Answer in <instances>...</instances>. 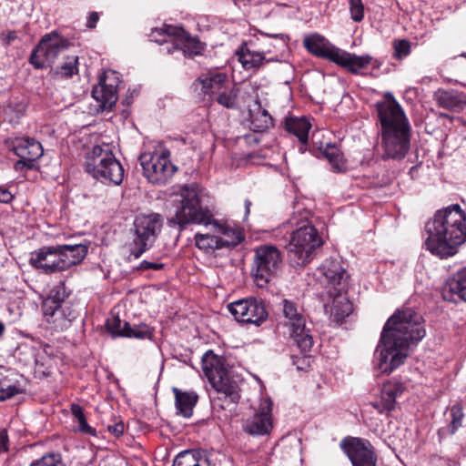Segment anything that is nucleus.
I'll list each match as a JSON object with an SVG mask.
<instances>
[{
  "mask_svg": "<svg viewBox=\"0 0 466 466\" xmlns=\"http://www.w3.org/2000/svg\"><path fill=\"white\" fill-rule=\"evenodd\" d=\"M426 334L420 314L411 309H398L386 322L374 353V368L390 373L402 365L410 345Z\"/></svg>",
  "mask_w": 466,
  "mask_h": 466,
  "instance_id": "nucleus-1",
  "label": "nucleus"
},
{
  "mask_svg": "<svg viewBox=\"0 0 466 466\" xmlns=\"http://www.w3.org/2000/svg\"><path fill=\"white\" fill-rule=\"evenodd\" d=\"M424 245L431 254L446 258L466 242V214L458 204L438 210L426 225Z\"/></svg>",
  "mask_w": 466,
  "mask_h": 466,
  "instance_id": "nucleus-2",
  "label": "nucleus"
},
{
  "mask_svg": "<svg viewBox=\"0 0 466 466\" xmlns=\"http://www.w3.org/2000/svg\"><path fill=\"white\" fill-rule=\"evenodd\" d=\"M384 157L401 159L410 147V124L400 104L390 97L377 104Z\"/></svg>",
  "mask_w": 466,
  "mask_h": 466,
  "instance_id": "nucleus-3",
  "label": "nucleus"
},
{
  "mask_svg": "<svg viewBox=\"0 0 466 466\" xmlns=\"http://www.w3.org/2000/svg\"><path fill=\"white\" fill-rule=\"evenodd\" d=\"M87 250L83 244L44 246L30 254L29 263L45 274L58 273L81 263Z\"/></svg>",
  "mask_w": 466,
  "mask_h": 466,
  "instance_id": "nucleus-4",
  "label": "nucleus"
},
{
  "mask_svg": "<svg viewBox=\"0 0 466 466\" xmlns=\"http://www.w3.org/2000/svg\"><path fill=\"white\" fill-rule=\"evenodd\" d=\"M84 167L87 174L103 184L118 186L124 178V168L108 144L96 145L89 149L85 156Z\"/></svg>",
  "mask_w": 466,
  "mask_h": 466,
  "instance_id": "nucleus-5",
  "label": "nucleus"
},
{
  "mask_svg": "<svg viewBox=\"0 0 466 466\" xmlns=\"http://www.w3.org/2000/svg\"><path fill=\"white\" fill-rule=\"evenodd\" d=\"M206 378H208L211 387L218 396H210L211 403H215L216 399L222 400L219 404L225 409L229 404H236L240 396L238 386L235 381L230 380L228 370L225 367V360L216 354L212 350H206Z\"/></svg>",
  "mask_w": 466,
  "mask_h": 466,
  "instance_id": "nucleus-6",
  "label": "nucleus"
},
{
  "mask_svg": "<svg viewBox=\"0 0 466 466\" xmlns=\"http://www.w3.org/2000/svg\"><path fill=\"white\" fill-rule=\"evenodd\" d=\"M174 215L169 223L184 226L189 223L201 224L204 221L202 191L195 184L182 187L174 194Z\"/></svg>",
  "mask_w": 466,
  "mask_h": 466,
  "instance_id": "nucleus-7",
  "label": "nucleus"
},
{
  "mask_svg": "<svg viewBox=\"0 0 466 466\" xmlns=\"http://www.w3.org/2000/svg\"><path fill=\"white\" fill-rule=\"evenodd\" d=\"M149 38L151 41L164 45L163 50L168 54L181 52L187 57L201 55L202 45L194 37H191L182 27L164 25L159 28H154Z\"/></svg>",
  "mask_w": 466,
  "mask_h": 466,
  "instance_id": "nucleus-8",
  "label": "nucleus"
},
{
  "mask_svg": "<svg viewBox=\"0 0 466 466\" xmlns=\"http://www.w3.org/2000/svg\"><path fill=\"white\" fill-rule=\"evenodd\" d=\"M281 306L279 324L288 329L289 337L302 352H309L314 340L310 329L306 327L303 309L289 299H283Z\"/></svg>",
  "mask_w": 466,
  "mask_h": 466,
  "instance_id": "nucleus-9",
  "label": "nucleus"
},
{
  "mask_svg": "<svg viewBox=\"0 0 466 466\" xmlns=\"http://www.w3.org/2000/svg\"><path fill=\"white\" fill-rule=\"evenodd\" d=\"M243 239L241 229L215 218L213 213L206 208V248H230L240 244Z\"/></svg>",
  "mask_w": 466,
  "mask_h": 466,
  "instance_id": "nucleus-10",
  "label": "nucleus"
},
{
  "mask_svg": "<svg viewBox=\"0 0 466 466\" xmlns=\"http://www.w3.org/2000/svg\"><path fill=\"white\" fill-rule=\"evenodd\" d=\"M320 245L321 239L317 229L311 225H303L291 235L287 246L289 258L298 266L305 265L310 260L315 248Z\"/></svg>",
  "mask_w": 466,
  "mask_h": 466,
  "instance_id": "nucleus-11",
  "label": "nucleus"
},
{
  "mask_svg": "<svg viewBox=\"0 0 466 466\" xmlns=\"http://www.w3.org/2000/svg\"><path fill=\"white\" fill-rule=\"evenodd\" d=\"M282 264L280 251L274 246L263 245L255 249L251 274L258 288L266 287L277 275Z\"/></svg>",
  "mask_w": 466,
  "mask_h": 466,
  "instance_id": "nucleus-12",
  "label": "nucleus"
},
{
  "mask_svg": "<svg viewBox=\"0 0 466 466\" xmlns=\"http://www.w3.org/2000/svg\"><path fill=\"white\" fill-rule=\"evenodd\" d=\"M168 150L143 153L139 157L146 178L154 185H166L177 171Z\"/></svg>",
  "mask_w": 466,
  "mask_h": 466,
  "instance_id": "nucleus-13",
  "label": "nucleus"
},
{
  "mask_svg": "<svg viewBox=\"0 0 466 466\" xmlns=\"http://www.w3.org/2000/svg\"><path fill=\"white\" fill-rule=\"evenodd\" d=\"M69 41L56 32L45 35L32 52L29 62L36 69L51 66L69 47Z\"/></svg>",
  "mask_w": 466,
  "mask_h": 466,
  "instance_id": "nucleus-14",
  "label": "nucleus"
},
{
  "mask_svg": "<svg viewBox=\"0 0 466 466\" xmlns=\"http://www.w3.org/2000/svg\"><path fill=\"white\" fill-rule=\"evenodd\" d=\"M162 226L163 219L159 214L152 213L137 217L134 222L136 234L134 245L137 248L132 249L131 255L138 258L147 250L156 241Z\"/></svg>",
  "mask_w": 466,
  "mask_h": 466,
  "instance_id": "nucleus-15",
  "label": "nucleus"
},
{
  "mask_svg": "<svg viewBox=\"0 0 466 466\" xmlns=\"http://www.w3.org/2000/svg\"><path fill=\"white\" fill-rule=\"evenodd\" d=\"M237 321L260 325L268 318L264 303L256 298L238 299L228 305Z\"/></svg>",
  "mask_w": 466,
  "mask_h": 466,
  "instance_id": "nucleus-16",
  "label": "nucleus"
},
{
  "mask_svg": "<svg viewBox=\"0 0 466 466\" xmlns=\"http://www.w3.org/2000/svg\"><path fill=\"white\" fill-rule=\"evenodd\" d=\"M272 424V401L270 399L260 400L255 412L243 421V431L251 436L269 434Z\"/></svg>",
  "mask_w": 466,
  "mask_h": 466,
  "instance_id": "nucleus-17",
  "label": "nucleus"
},
{
  "mask_svg": "<svg viewBox=\"0 0 466 466\" xmlns=\"http://www.w3.org/2000/svg\"><path fill=\"white\" fill-rule=\"evenodd\" d=\"M119 76L115 71H106L99 83L93 88L92 96L99 103L102 110H111L116 105L118 95Z\"/></svg>",
  "mask_w": 466,
  "mask_h": 466,
  "instance_id": "nucleus-18",
  "label": "nucleus"
},
{
  "mask_svg": "<svg viewBox=\"0 0 466 466\" xmlns=\"http://www.w3.org/2000/svg\"><path fill=\"white\" fill-rule=\"evenodd\" d=\"M341 448L353 466H376V456L370 441L350 437L341 441Z\"/></svg>",
  "mask_w": 466,
  "mask_h": 466,
  "instance_id": "nucleus-19",
  "label": "nucleus"
},
{
  "mask_svg": "<svg viewBox=\"0 0 466 466\" xmlns=\"http://www.w3.org/2000/svg\"><path fill=\"white\" fill-rule=\"evenodd\" d=\"M268 53V51L258 50L256 42L250 39L241 44L236 51V56L245 70L256 72L266 64L277 61L276 58L267 57Z\"/></svg>",
  "mask_w": 466,
  "mask_h": 466,
  "instance_id": "nucleus-20",
  "label": "nucleus"
},
{
  "mask_svg": "<svg viewBox=\"0 0 466 466\" xmlns=\"http://www.w3.org/2000/svg\"><path fill=\"white\" fill-rule=\"evenodd\" d=\"M50 300L43 302V313L46 320L56 329H67L78 316V310L71 304L52 306Z\"/></svg>",
  "mask_w": 466,
  "mask_h": 466,
  "instance_id": "nucleus-21",
  "label": "nucleus"
},
{
  "mask_svg": "<svg viewBox=\"0 0 466 466\" xmlns=\"http://www.w3.org/2000/svg\"><path fill=\"white\" fill-rule=\"evenodd\" d=\"M328 293L331 301L325 304V312L332 321L339 323L353 311L352 303L346 295V289H329Z\"/></svg>",
  "mask_w": 466,
  "mask_h": 466,
  "instance_id": "nucleus-22",
  "label": "nucleus"
},
{
  "mask_svg": "<svg viewBox=\"0 0 466 466\" xmlns=\"http://www.w3.org/2000/svg\"><path fill=\"white\" fill-rule=\"evenodd\" d=\"M14 151L20 157L15 164L16 169L22 167H31L32 163L44 153L41 143L30 137L17 138L14 144Z\"/></svg>",
  "mask_w": 466,
  "mask_h": 466,
  "instance_id": "nucleus-23",
  "label": "nucleus"
},
{
  "mask_svg": "<svg viewBox=\"0 0 466 466\" xmlns=\"http://www.w3.org/2000/svg\"><path fill=\"white\" fill-rule=\"evenodd\" d=\"M325 278L327 289L337 290L338 288L346 289L347 274L342 263L338 258L327 259L319 268Z\"/></svg>",
  "mask_w": 466,
  "mask_h": 466,
  "instance_id": "nucleus-24",
  "label": "nucleus"
},
{
  "mask_svg": "<svg viewBox=\"0 0 466 466\" xmlns=\"http://www.w3.org/2000/svg\"><path fill=\"white\" fill-rule=\"evenodd\" d=\"M443 299L450 302H466V267L450 277L442 289Z\"/></svg>",
  "mask_w": 466,
  "mask_h": 466,
  "instance_id": "nucleus-25",
  "label": "nucleus"
},
{
  "mask_svg": "<svg viewBox=\"0 0 466 466\" xmlns=\"http://www.w3.org/2000/svg\"><path fill=\"white\" fill-rule=\"evenodd\" d=\"M334 63L347 68L355 75H362V71L370 64H373V67L380 66L378 60L373 59L370 55L357 56L341 49H339Z\"/></svg>",
  "mask_w": 466,
  "mask_h": 466,
  "instance_id": "nucleus-26",
  "label": "nucleus"
},
{
  "mask_svg": "<svg viewBox=\"0 0 466 466\" xmlns=\"http://www.w3.org/2000/svg\"><path fill=\"white\" fill-rule=\"evenodd\" d=\"M303 45L312 55L327 58L333 63L339 52V48L334 46L325 37L318 34L306 36L303 40Z\"/></svg>",
  "mask_w": 466,
  "mask_h": 466,
  "instance_id": "nucleus-27",
  "label": "nucleus"
},
{
  "mask_svg": "<svg viewBox=\"0 0 466 466\" xmlns=\"http://www.w3.org/2000/svg\"><path fill=\"white\" fill-rule=\"evenodd\" d=\"M403 390L402 385L399 382L384 383L380 400L371 402V406L381 414L390 412L395 408L396 398L403 392Z\"/></svg>",
  "mask_w": 466,
  "mask_h": 466,
  "instance_id": "nucleus-28",
  "label": "nucleus"
},
{
  "mask_svg": "<svg viewBox=\"0 0 466 466\" xmlns=\"http://www.w3.org/2000/svg\"><path fill=\"white\" fill-rule=\"evenodd\" d=\"M434 98L439 106L448 110H460L466 105L465 94L454 89H438Z\"/></svg>",
  "mask_w": 466,
  "mask_h": 466,
  "instance_id": "nucleus-29",
  "label": "nucleus"
},
{
  "mask_svg": "<svg viewBox=\"0 0 466 466\" xmlns=\"http://www.w3.org/2000/svg\"><path fill=\"white\" fill-rule=\"evenodd\" d=\"M23 376L15 372L8 373L0 378V401H4L25 391L22 384Z\"/></svg>",
  "mask_w": 466,
  "mask_h": 466,
  "instance_id": "nucleus-30",
  "label": "nucleus"
},
{
  "mask_svg": "<svg viewBox=\"0 0 466 466\" xmlns=\"http://www.w3.org/2000/svg\"><path fill=\"white\" fill-rule=\"evenodd\" d=\"M173 392L177 412L186 418H190L193 414V408L198 402V395L194 392L181 391L177 388H173Z\"/></svg>",
  "mask_w": 466,
  "mask_h": 466,
  "instance_id": "nucleus-31",
  "label": "nucleus"
},
{
  "mask_svg": "<svg viewBox=\"0 0 466 466\" xmlns=\"http://www.w3.org/2000/svg\"><path fill=\"white\" fill-rule=\"evenodd\" d=\"M310 127L311 124L306 117L290 116L285 120L286 130L297 137L299 141L303 145L308 142Z\"/></svg>",
  "mask_w": 466,
  "mask_h": 466,
  "instance_id": "nucleus-32",
  "label": "nucleus"
},
{
  "mask_svg": "<svg viewBox=\"0 0 466 466\" xmlns=\"http://www.w3.org/2000/svg\"><path fill=\"white\" fill-rule=\"evenodd\" d=\"M230 82L227 73L219 70H208L206 72V95L212 98Z\"/></svg>",
  "mask_w": 466,
  "mask_h": 466,
  "instance_id": "nucleus-33",
  "label": "nucleus"
},
{
  "mask_svg": "<svg viewBox=\"0 0 466 466\" xmlns=\"http://www.w3.org/2000/svg\"><path fill=\"white\" fill-rule=\"evenodd\" d=\"M239 89L236 83L231 81L211 99L226 108H234L238 105Z\"/></svg>",
  "mask_w": 466,
  "mask_h": 466,
  "instance_id": "nucleus-34",
  "label": "nucleus"
},
{
  "mask_svg": "<svg viewBox=\"0 0 466 466\" xmlns=\"http://www.w3.org/2000/svg\"><path fill=\"white\" fill-rule=\"evenodd\" d=\"M78 56H68L61 66L54 70V75L61 78L72 77L78 73Z\"/></svg>",
  "mask_w": 466,
  "mask_h": 466,
  "instance_id": "nucleus-35",
  "label": "nucleus"
},
{
  "mask_svg": "<svg viewBox=\"0 0 466 466\" xmlns=\"http://www.w3.org/2000/svg\"><path fill=\"white\" fill-rule=\"evenodd\" d=\"M26 109V105L21 101H12L3 109V116L5 120L11 124H15L23 116Z\"/></svg>",
  "mask_w": 466,
  "mask_h": 466,
  "instance_id": "nucleus-36",
  "label": "nucleus"
},
{
  "mask_svg": "<svg viewBox=\"0 0 466 466\" xmlns=\"http://www.w3.org/2000/svg\"><path fill=\"white\" fill-rule=\"evenodd\" d=\"M251 128L255 132H263L272 125V117L265 109H258L256 113L250 114Z\"/></svg>",
  "mask_w": 466,
  "mask_h": 466,
  "instance_id": "nucleus-37",
  "label": "nucleus"
},
{
  "mask_svg": "<svg viewBox=\"0 0 466 466\" xmlns=\"http://www.w3.org/2000/svg\"><path fill=\"white\" fill-rule=\"evenodd\" d=\"M200 451H185L176 456L172 466H200Z\"/></svg>",
  "mask_w": 466,
  "mask_h": 466,
  "instance_id": "nucleus-38",
  "label": "nucleus"
},
{
  "mask_svg": "<svg viewBox=\"0 0 466 466\" xmlns=\"http://www.w3.org/2000/svg\"><path fill=\"white\" fill-rule=\"evenodd\" d=\"M70 410L78 423L77 430L85 434L95 435L96 431L87 424L83 408L78 404L73 403Z\"/></svg>",
  "mask_w": 466,
  "mask_h": 466,
  "instance_id": "nucleus-39",
  "label": "nucleus"
},
{
  "mask_svg": "<svg viewBox=\"0 0 466 466\" xmlns=\"http://www.w3.org/2000/svg\"><path fill=\"white\" fill-rule=\"evenodd\" d=\"M125 337L140 339H151L152 337V330L147 324L140 323L138 325L131 326L128 322H125Z\"/></svg>",
  "mask_w": 466,
  "mask_h": 466,
  "instance_id": "nucleus-40",
  "label": "nucleus"
},
{
  "mask_svg": "<svg viewBox=\"0 0 466 466\" xmlns=\"http://www.w3.org/2000/svg\"><path fill=\"white\" fill-rule=\"evenodd\" d=\"M67 296L68 294L66 292L65 284L59 283L50 290L48 297L44 300V302H48L50 300L53 302L52 306L69 304L68 302L65 301Z\"/></svg>",
  "mask_w": 466,
  "mask_h": 466,
  "instance_id": "nucleus-41",
  "label": "nucleus"
},
{
  "mask_svg": "<svg viewBox=\"0 0 466 466\" xmlns=\"http://www.w3.org/2000/svg\"><path fill=\"white\" fill-rule=\"evenodd\" d=\"M323 155L329 160L334 171L339 172L344 169V163L341 161L339 150L335 146H327Z\"/></svg>",
  "mask_w": 466,
  "mask_h": 466,
  "instance_id": "nucleus-42",
  "label": "nucleus"
},
{
  "mask_svg": "<svg viewBox=\"0 0 466 466\" xmlns=\"http://www.w3.org/2000/svg\"><path fill=\"white\" fill-rule=\"evenodd\" d=\"M30 466H66L59 453H49L31 462Z\"/></svg>",
  "mask_w": 466,
  "mask_h": 466,
  "instance_id": "nucleus-43",
  "label": "nucleus"
},
{
  "mask_svg": "<svg viewBox=\"0 0 466 466\" xmlns=\"http://www.w3.org/2000/svg\"><path fill=\"white\" fill-rule=\"evenodd\" d=\"M394 55L396 59H402L408 56L411 51V46L410 41L406 39L395 40L393 43Z\"/></svg>",
  "mask_w": 466,
  "mask_h": 466,
  "instance_id": "nucleus-44",
  "label": "nucleus"
},
{
  "mask_svg": "<svg viewBox=\"0 0 466 466\" xmlns=\"http://www.w3.org/2000/svg\"><path fill=\"white\" fill-rule=\"evenodd\" d=\"M451 421L449 426V432L454 434L456 431L461 426L463 412L460 406L454 405L451 409Z\"/></svg>",
  "mask_w": 466,
  "mask_h": 466,
  "instance_id": "nucleus-45",
  "label": "nucleus"
},
{
  "mask_svg": "<svg viewBox=\"0 0 466 466\" xmlns=\"http://www.w3.org/2000/svg\"><path fill=\"white\" fill-rule=\"evenodd\" d=\"M106 328L112 335L125 337L126 332L125 322H122L119 317L114 316L106 321Z\"/></svg>",
  "mask_w": 466,
  "mask_h": 466,
  "instance_id": "nucleus-46",
  "label": "nucleus"
},
{
  "mask_svg": "<svg viewBox=\"0 0 466 466\" xmlns=\"http://www.w3.org/2000/svg\"><path fill=\"white\" fill-rule=\"evenodd\" d=\"M350 17L354 22H361L364 18V5L361 0H350Z\"/></svg>",
  "mask_w": 466,
  "mask_h": 466,
  "instance_id": "nucleus-47",
  "label": "nucleus"
},
{
  "mask_svg": "<svg viewBox=\"0 0 466 466\" xmlns=\"http://www.w3.org/2000/svg\"><path fill=\"white\" fill-rule=\"evenodd\" d=\"M191 92L198 99V101H202L204 99V79H202L201 76L198 77L192 84Z\"/></svg>",
  "mask_w": 466,
  "mask_h": 466,
  "instance_id": "nucleus-48",
  "label": "nucleus"
},
{
  "mask_svg": "<svg viewBox=\"0 0 466 466\" xmlns=\"http://www.w3.org/2000/svg\"><path fill=\"white\" fill-rule=\"evenodd\" d=\"M0 39L5 46H9L12 42L17 39V33L14 30L3 32L0 35Z\"/></svg>",
  "mask_w": 466,
  "mask_h": 466,
  "instance_id": "nucleus-49",
  "label": "nucleus"
},
{
  "mask_svg": "<svg viewBox=\"0 0 466 466\" xmlns=\"http://www.w3.org/2000/svg\"><path fill=\"white\" fill-rule=\"evenodd\" d=\"M106 428H107L108 432H110L111 434H113L116 437H119L120 435L123 434V432L125 431V424L122 420H120L115 424L107 425Z\"/></svg>",
  "mask_w": 466,
  "mask_h": 466,
  "instance_id": "nucleus-50",
  "label": "nucleus"
},
{
  "mask_svg": "<svg viewBox=\"0 0 466 466\" xmlns=\"http://www.w3.org/2000/svg\"><path fill=\"white\" fill-rule=\"evenodd\" d=\"M163 267H164V265L162 263H157V262H150V261H147V260H143L140 263V265H139V269H142V270H148V269L158 270V269H161Z\"/></svg>",
  "mask_w": 466,
  "mask_h": 466,
  "instance_id": "nucleus-51",
  "label": "nucleus"
},
{
  "mask_svg": "<svg viewBox=\"0 0 466 466\" xmlns=\"http://www.w3.org/2000/svg\"><path fill=\"white\" fill-rule=\"evenodd\" d=\"M8 435L6 430H0V453L8 451Z\"/></svg>",
  "mask_w": 466,
  "mask_h": 466,
  "instance_id": "nucleus-52",
  "label": "nucleus"
},
{
  "mask_svg": "<svg viewBox=\"0 0 466 466\" xmlns=\"http://www.w3.org/2000/svg\"><path fill=\"white\" fill-rule=\"evenodd\" d=\"M98 20H99L98 13L91 12L86 20V27L90 28V29L95 28Z\"/></svg>",
  "mask_w": 466,
  "mask_h": 466,
  "instance_id": "nucleus-53",
  "label": "nucleus"
},
{
  "mask_svg": "<svg viewBox=\"0 0 466 466\" xmlns=\"http://www.w3.org/2000/svg\"><path fill=\"white\" fill-rule=\"evenodd\" d=\"M12 198L13 195L7 189L0 187V202L8 203Z\"/></svg>",
  "mask_w": 466,
  "mask_h": 466,
  "instance_id": "nucleus-54",
  "label": "nucleus"
},
{
  "mask_svg": "<svg viewBox=\"0 0 466 466\" xmlns=\"http://www.w3.org/2000/svg\"><path fill=\"white\" fill-rule=\"evenodd\" d=\"M232 1L239 8L246 7L248 5H258L261 2V0H232Z\"/></svg>",
  "mask_w": 466,
  "mask_h": 466,
  "instance_id": "nucleus-55",
  "label": "nucleus"
},
{
  "mask_svg": "<svg viewBox=\"0 0 466 466\" xmlns=\"http://www.w3.org/2000/svg\"><path fill=\"white\" fill-rule=\"evenodd\" d=\"M196 246L200 250L204 249V235L200 233H197L195 236Z\"/></svg>",
  "mask_w": 466,
  "mask_h": 466,
  "instance_id": "nucleus-56",
  "label": "nucleus"
},
{
  "mask_svg": "<svg viewBox=\"0 0 466 466\" xmlns=\"http://www.w3.org/2000/svg\"><path fill=\"white\" fill-rule=\"evenodd\" d=\"M258 33L262 35H266L268 37L281 39L284 44H286V41L288 39V37L283 34H265V33H262L261 31H258Z\"/></svg>",
  "mask_w": 466,
  "mask_h": 466,
  "instance_id": "nucleus-57",
  "label": "nucleus"
},
{
  "mask_svg": "<svg viewBox=\"0 0 466 466\" xmlns=\"http://www.w3.org/2000/svg\"><path fill=\"white\" fill-rule=\"evenodd\" d=\"M251 202L248 199L245 200V217H248L250 212Z\"/></svg>",
  "mask_w": 466,
  "mask_h": 466,
  "instance_id": "nucleus-58",
  "label": "nucleus"
},
{
  "mask_svg": "<svg viewBox=\"0 0 466 466\" xmlns=\"http://www.w3.org/2000/svg\"><path fill=\"white\" fill-rule=\"evenodd\" d=\"M206 462L208 466H221V463H217L216 461H212L211 460L206 458Z\"/></svg>",
  "mask_w": 466,
  "mask_h": 466,
  "instance_id": "nucleus-59",
  "label": "nucleus"
},
{
  "mask_svg": "<svg viewBox=\"0 0 466 466\" xmlns=\"http://www.w3.org/2000/svg\"><path fill=\"white\" fill-rule=\"evenodd\" d=\"M5 329V324L2 321H0V337H2V335L4 334Z\"/></svg>",
  "mask_w": 466,
  "mask_h": 466,
  "instance_id": "nucleus-60",
  "label": "nucleus"
},
{
  "mask_svg": "<svg viewBox=\"0 0 466 466\" xmlns=\"http://www.w3.org/2000/svg\"><path fill=\"white\" fill-rule=\"evenodd\" d=\"M200 363H201L202 368L204 369V355L201 356V358H200Z\"/></svg>",
  "mask_w": 466,
  "mask_h": 466,
  "instance_id": "nucleus-61",
  "label": "nucleus"
},
{
  "mask_svg": "<svg viewBox=\"0 0 466 466\" xmlns=\"http://www.w3.org/2000/svg\"><path fill=\"white\" fill-rule=\"evenodd\" d=\"M289 224H291V225H295V223L293 222V218H292V219H290V220L289 221Z\"/></svg>",
  "mask_w": 466,
  "mask_h": 466,
  "instance_id": "nucleus-62",
  "label": "nucleus"
},
{
  "mask_svg": "<svg viewBox=\"0 0 466 466\" xmlns=\"http://www.w3.org/2000/svg\"><path fill=\"white\" fill-rule=\"evenodd\" d=\"M463 56H464V57H466V53H465V54H463Z\"/></svg>",
  "mask_w": 466,
  "mask_h": 466,
  "instance_id": "nucleus-63",
  "label": "nucleus"
}]
</instances>
